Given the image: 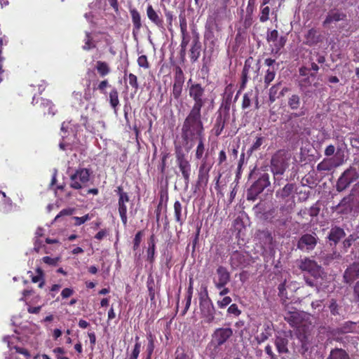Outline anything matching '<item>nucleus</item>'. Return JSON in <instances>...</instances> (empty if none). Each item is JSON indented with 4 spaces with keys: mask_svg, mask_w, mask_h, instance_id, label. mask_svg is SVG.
<instances>
[{
    "mask_svg": "<svg viewBox=\"0 0 359 359\" xmlns=\"http://www.w3.org/2000/svg\"><path fill=\"white\" fill-rule=\"evenodd\" d=\"M204 125L203 117L188 114L181 129V137L188 144L196 140V138L204 136Z\"/></svg>",
    "mask_w": 359,
    "mask_h": 359,
    "instance_id": "f257e3e1",
    "label": "nucleus"
},
{
    "mask_svg": "<svg viewBox=\"0 0 359 359\" xmlns=\"http://www.w3.org/2000/svg\"><path fill=\"white\" fill-rule=\"evenodd\" d=\"M176 163L182 174L184 180L185 187H188L190 182V177L191 174V165L187 158V154L183 151L181 148H176L175 149Z\"/></svg>",
    "mask_w": 359,
    "mask_h": 359,
    "instance_id": "f03ea898",
    "label": "nucleus"
},
{
    "mask_svg": "<svg viewBox=\"0 0 359 359\" xmlns=\"http://www.w3.org/2000/svg\"><path fill=\"white\" fill-rule=\"evenodd\" d=\"M199 306L202 317L205 321L211 323L215 320V309L211 299L209 297L208 289L204 287V292L199 294Z\"/></svg>",
    "mask_w": 359,
    "mask_h": 359,
    "instance_id": "7ed1b4c3",
    "label": "nucleus"
},
{
    "mask_svg": "<svg viewBox=\"0 0 359 359\" xmlns=\"http://www.w3.org/2000/svg\"><path fill=\"white\" fill-rule=\"evenodd\" d=\"M290 154L285 149L277 151L272 156L271 170L275 175H283L288 166Z\"/></svg>",
    "mask_w": 359,
    "mask_h": 359,
    "instance_id": "20e7f679",
    "label": "nucleus"
},
{
    "mask_svg": "<svg viewBox=\"0 0 359 359\" xmlns=\"http://www.w3.org/2000/svg\"><path fill=\"white\" fill-rule=\"evenodd\" d=\"M93 171L88 168H78L70 176V187L74 189H81L86 187L90 181Z\"/></svg>",
    "mask_w": 359,
    "mask_h": 359,
    "instance_id": "39448f33",
    "label": "nucleus"
},
{
    "mask_svg": "<svg viewBox=\"0 0 359 359\" xmlns=\"http://www.w3.org/2000/svg\"><path fill=\"white\" fill-rule=\"evenodd\" d=\"M359 178V173L356 168L350 167L339 177L337 182L336 189L339 192L344 191L351 183Z\"/></svg>",
    "mask_w": 359,
    "mask_h": 359,
    "instance_id": "423d86ee",
    "label": "nucleus"
},
{
    "mask_svg": "<svg viewBox=\"0 0 359 359\" xmlns=\"http://www.w3.org/2000/svg\"><path fill=\"white\" fill-rule=\"evenodd\" d=\"M269 177L267 173H264L255 181L248 189L247 193V199L248 201H255L259 194H260L265 188L269 186Z\"/></svg>",
    "mask_w": 359,
    "mask_h": 359,
    "instance_id": "0eeeda50",
    "label": "nucleus"
},
{
    "mask_svg": "<svg viewBox=\"0 0 359 359\" xmlns=\"http://www.w3.org/2000/svg\"><path fill=\"white\" fill-rule=\"evenodd\" d=\"M212 165L213 163L208 160L207 155H205L199 165L196 187H205L207 186L209 180V172Z\"/></svg>",
    "mask_w": 359,
    "mask_h": 359,
    "instance_id": "6e6552de",
    "label": "nucleus"
},
{
    "mask_svg": "<svg viewBox=\"0 0 359 359\" xmlns=\"http://www.w3.org/2000/svg\"><path fill=\"white\" fill-rule=\"evenodd\" d=\"M341 149L338 148L333 158H324L317 165L318 171H330L334 168H337L344 163V156L340 154Z\"/></svg>",
    "mask_w": 359,
    "mask_h": 359,
    "instance_id": "1a4fd4ad",
    "label": "nucleus"
},
{
    "mask_svg": "<svg viewBox=\"0 0 359 359\" xmlns=\"http://www.w3.org/2000/svg\"><path fill=\"white\" fill-rule=\"evenodd\" d=\"M298 266L302 271L309 273L315 278L320 277L322 267L313 259L306 257L302 259L299 261Z\"/></svg>",
    "mask_w": 359,
    "mask_h": 359,
    "instance_id": "9d476101",
    "label": "nucleus"
},
{
    "mask_svg": "<svg viewBox=\"0 0 359 359\" xmlns=\"http://www.w3.org/2000/svg\"><path fill=\"white\" fill-rule=\"evenodd\" d=\"M233 330L230 327L217 328L212 334V341L216 347L224 344L232 336Z\"/></svg>",
    "mask_w": 359,
    "mask_h": 359,
    "instance_id": "9b49d317",
    "label": "nucleus"
},
{
    "mask_svg": "<svg viewBox=\"0 0 359 359\" xmlns=\"http://www.w3.org/2000/svg\"><path fill=\"white\" fill-rule=\"evenodd\" d=\"M317 244V238L316 235L305 233L302 235L297 242V247L302 251L313 250Z\"/></svg>",
    "mask_w": 359,
    "mask_h": 359,
    "instance_id": "f8f14e48",
    "label": "nucleus"
},
{
    "mask_svg": "<svg viewBox=\"0 0 359 359\" xmlns=\"http://www.w3.org/2000/svg\"><path fill=\"white\" fill-rule=\"evenodd\" d=\"M229 118V113L222 111V108L218 109L216 113V118L212 128V131L215 136L218 137L222 134Z\"/></svg>",
    "mask_w": 359,
    "mask_h": 359,
    "instance_id": "ddd939ff",
    "label": "nucleus"
},
{
    "mask_svg": "<svg viewBox=\"0 0 359 359\" xmlns=\"http://www.w3.org/2000/svg\"><path fill=\"white\" fill-rule=\"evenodd\" d=\"M187 85L189 96L193 100L206 99L205 97V87H203L201 83H193L192 80L190 79L187 82Z\"/></svg>",
    "mask_w": 359,
    "mask_h": 359,
    "instance_id": "4468645a",
    "label": "nucleus"
},
{
    "mask_svg": "<svg viewBox=\"0 0 359 359\" xmlns=\"http://www.w3.org/2000/svg\"><path fill=\"white\" fill-rule=\"evenodd\" d=\"M306 317V313L295 310L293 311L287 312L284 316V318L292 327H299L303 325L304 318Z\"/></svg>",
    "mask_w": 359,
    "mask_h": 359,
    "instance_id": "2eb2a0df",
    "label": "nucleus"
},
{
    "mask_svg": "<svg viewBox=\"0 0 359 359\" xmlns=\"http://www.w3.org/2000/svg\"><path fill=\"white\" fill-rule=\"evenodd\" d=\"M147 15L149 20L161 31L165 30V25L162 15L160 13L156 11L151 4H149L147 7Z\"/></svg>",
    "mask_w": 359,
    "mask_h": 359,
    "instance_id": "dca6fc26",
    "label": "nucleus"
},
{
    "mask_svg": "<svg viewBox=\"0 0 359 359\" xmlns=\"http://www.w3.org/2000/svg\"><path fill=\"white\" fill-rule=\"evenodd\" d=\"M216 271L218 280H214V283L216 288L220 290L229 283L231 280V275L227 269L223 266H219Z\"/></svg>",
    "mask_w": 359,
    "mask_h": 359,
    "instance_id": "f3484780",
    "label": "nucleus"
},
{
    "mask_svg": "<svg viewBox=\"0 0 359 359\" xmlns=\"http://www.w3.org/2000/svg\"><path fill=\"white\" fill-rule=\"evenodd\" d=\"M346 19V13L337 8L331 9L327 13V15L323 22V25L326 27L331 23L337 22L341 20H345Z\"/></svg>",
    "mask_w": 359,
    "mask_h": 359,
    "instance_id": "a211bd4d",
    "label": "nucleus"
},
{
    "mask_svg": "<svg viewBox=\"0 0 359 359\" xmlns=\"http://www.w3.org/2000/svg\"><path fill=\"white\" fill-rule=\"evenodd\" d=\"M344 278L346 283L351 284L359 278V262H354L345 271Z\"/></svg>",
    "mask_w": 359,
    "mask_h": 359,
    "instance_id": "6ab92c4d",
    "label": "nucleus"
},
{
    "mask_svg": "<svg viewBox=\"0 0 359 359\" xmlns=\"http://www.w3.org/2000/svg\"><path fill=\"white\" fill-rule=\"evenodd\" d=\"M129 196H122L118 200V210L123 226H126L128 223L127 217V205L126 203L129 202Z\"/></svg>",
    "mask_w": 359,
    "mask_h": 359,
    "instance_id": "aec40b11",
    "label": "nucleus"
},
{
    "mask_svg": "<svg viewBox=\"0 0 359 359\" xmlns=\"http://www.w3.org/2000/svg\"><path fill=\"white\" fill-rule=\"evenodd\" d=\"M201 43L199 40V36L196 34L191 43V46L190 49L189 57L191 62H194L198 60L201 55Z\"/></svg>",
    "mask_w": 359,
    "mask_h": 359,
    "instance_id": "412c9836",
    "label": "nucleus"
},
{
    "mask_svg": "<svg viewBox=\"0 0 359 359\" xmlns=\"http://www.w3.org/2000/svg\"><path fill=\"white\" fill-rule=\"evenodd\" d=\"M38 108L41 113L43 114V116L46 115H51L53 116L55 114V105L53 102L47 99L41 97L39 100V104L38 105Z\"/></svg>",
    "mask_w": 359,
    "mask_h": 359,
    "instance_id": "4be33fe9",
    "label": "nucleus"
},
{
    "mask_svg": "<svg viewBox=\"0 0 359 359\" xmlns=\"http://www.w3.org/2000/svg\"><path fill=\"white\" fill-rule=\"evenodd\" d=\"M288 342V339L285 335H278L276 337L274 344L279 354L282 355L289 353Z\"/></svg>",
    "mask_w": 359,
    "mask_h": 359,
    "instance_id": "5701e85b",
    "label": "nucleus"
},
{
    "mask_svg": "<svg viewBox=\"0 0 359 359\" xmlns=\"http://www.w3.org/2000/svg\"><path fill=\"white\" fill-rule=\"evenodd\" d=\"M337 208H341L339 210V213L341 214H348L352 211H354L351 195L349 194L343 198L340 203L337 205Z\"/></svg>",
    "mask_w": 359,
    "mask_h": 359,
    "instance_id": "b1692460",
    "label": "nucleus"
},
{
    "mask_svg": "<svg viewBox=\"0 0 359 359\" xmlns=\"http://www.w3.org/2000/svg\"><path fill=\"white\" fill-rule=\"evenodd\" d=\"M356 328V323L352 321H346L341 324L337 329L334 330L332 334H348L354 332Z\"/></svg>",
    "mask_w": 359,
    "mask_h": 359,
    "instance_id": "393cba45",
    "label": "nucleus"
},
{
    "mask_svg": "<svg viewBox=\"0 0 359 359\" xmlns=\"http://www.w3.org/2000/svg\"><path fill=\"white\" fill-rule=\"evenodd\" d=\"M345 236L346 233L344 230L341 227L335 226L330 229L328 235V239L336 245Z\"/></svg>",
    "mask_w": 359,
    "mask_h": 359,
    "instance_id": "a878e982",
    "label": "nucleus"
},
{
    "mask_svg": "<svg viewBox=\"0 0 359 359\" xmlns=\"http://www.w3.org/2000/svg\"><path fill=\"white\" fill-rule=\"evenodd\" d=\"M304 37L306 43L309 46L316 45L321 41V36L315 28L309 29Z\"/></svg>",
    "mask_w": 359,
    "mask_h": 359,
    "instance_id": "bb28decb",
    "label": "nucleus"
},
{
    "mask_svg": "<svg viewBox=\"0 0 359 359\" xmlns=\"http://www.w3.org/2000/svg\"><path fill=\"white\" fill-rule=\"evenodd\" d=\"M245 262V257L240 252H234L230 257V264L232 268L237 269L242 267Z\"/></svg>",
    "mask_w": 359,
    "mask_h": 359,
    "instance_id": "cd10ccee",
    "label": "nucleus"
},
{
    "mask_svg": "<svg viewBox=\"0 0 359 359\" xmlns=\"http://www.w3.org/2000/svg\"><path fill=\"white\" fill-rule=\"evenodd\" d=\"M296 190V184L294 183H287L283 189L276 191V197L285 199L289 197Z\"/></svg>",
    "mask_w": 359,
    "mask_h": 359,
    "instance_id": "c85d7f7f",
    "label": "nucleus"
},
{
    "mask_svg": "<svg viewBox=\"0 0 359 359\" xmlns=\"http://www.w3.org/2000/svg\"><path fill=\"white\" fill-rule=\"evenodd\" d=\"M130 13L133 22V33L138 32L142 28L141 16L138 11L135 8L130 9Z\"/></svg>",
    "mask_w": 359,
    "mask_h": 359,
    "instance_id": "c756f323",
    "label": "nucleus"
},
{
    "mask_svg": "<svg viewBox=\"0 0 359 359\" xmlns=\"http://www.w3.org/2000/svg\"><path fill=\"white\" fill-rule=\"evenodd\" d=\"M207 102V99L199 100H194V104L191 107L188 114L198 116L200 117L202 116V109L204 107L205 103Z\"/></svg>",
    "mask_w": 359,
    "mask_h": 359,
    "instance_id": "7c9ffc66",
    "label": "nucleus"
},
{
    "mask_svg": "<svg viewBox=\"0 0 359 359\" xmlns=\"http://www.w3.org/2000/svg\"><path fill=\"white\" fill-rule=\"evenodd\" d=\"M95 69L100 77H105L111 72L109 65L104 61L98 60L96 62Z\"/></svg>",
    "mask_w": 359,
    "mask_h": 359,
    "instance_id": "2f4dec72",
    "label": "nucleus"
},
{
    "mask_svg": "<svg viewBox=\"0 0 359 359\" xmlns=\"http://www.w3.org/2000/svg\"><path fill=\"white\" fill-rule=\"evenodd\" d=\"M109 102L114 112H116L119 105V99L118 92L115 87H113L109 93Z\"/></svg>",
    "mask_w": 359,
    "mask_h": 359,
    "instance_id": "473e14b6",
    "label": "nucleus"
},
{
    "mask_svg": "<svg viewBox=\"0 0 359 359\" xmlns=\"http://www.w3.org/2000/svg\"><path fill=\"white\" fill-rule=\"evenodd\" d=\"M174 73L173 86H184L185 76L182 68L180 66H176Z\"/></svg>",
    "mask_w": 359,
    "mask_h": 359,
    "instance_id": "72a5a7b5",
    "label": "nucleus"
},
{
    "mask_svg": "<svg viewBox=\"0 0 359 359\" xmlns=\"http://www.w3.org/2000/svg\"><path fill=\"white\" fill-rule=\"evenodd\" d=\"M354 212H359V183L355 184L350 193Z\"/></svg>",
    "mask_w": 359,
    "mask_h": 359,
    "instance_id": "f704fd0d",
    "label": "nucleus"
},
{
    "mask_svg": "<svg viewBox=\"0 0 359 359\" xmlns=\"http://www.w3.org/2000/svg\"><path fill=\"white\" fill-rule=\"evenodd\" d=\"M301 104V98L299 95L292 94L289 96L287 99V106L291 110L295 111L300 109Z\"/></svg>",
    "mask_w": 359,
    "mask_h": 359,
    "instance_id": "c9c22d12",
    "label": "nucleus"
},
{
    "mask_svg": "<svg viewBox=\"0 0 359 359\" xmlns=\"http://www.w3.org/2000/svg\"><path fill=\"white\" fill-rule=\"evenodd\" d=\"M327 359H351L348 353L342 348H334L330 351Z\"/></svg>",
    "mask_w": 359,
    "mask_h": 359,
    "instance_id": "e433bc0d",
    "label": "nucleus"
},
{
    "mask_svg": "<svg viewBox=\"0 0 359 359\" xmlns=\"http://www.w3.org/2000/svg\"><path fill=\"white\" fill-rule=\"evenodd\" d=\"M264 331L255 337L258 344L264 342L272 335V330L269 325H264Z\"/></svg>",
    "mask_w": 359,
    "mask_h": 359,
    "instance_id": "4c0bfd02",
    "label": "nucleus"
},
{
    "mask_svg": "<svg viewBox=\"0 0 359 359\" xmlns=\"http://www.w3.org/2000/svg\"><path fill=\"white\" fill-rule=\"evenodd\" d=\"M196 140H198V144L195 151V158L197 160H202L204 158L203 156L205 150L204 144V136L196 138Z\"/></svg>",
    "mask_w": 359,
    "mask_h": 359,
    "instance_id": "58836bf2",
    "label": "nucleus"
},
{
    "mask_svg": "<svg viewBox=\"0 0 359 359\" xmlns=\"http://www.w3.org/2000/svg\"><path fill=\"white\" fill-rule=\"evenodd\" d=\"M193 291H194L193 279L191 278H189V287L187 288V292L186 305L182 311L183 316L185 315V313L187 312V311L189 310V309L190 307L191 298H192V295H193Z\"/></svg>",
    "mask_w": 359,
    "mask_h": 359,
    "instance_id": "ea45409f",
    "label": "nucleus"
},
{
    "mask_svg": "<svg viewBox=\"0 0 359 359\" xmlns=\"http://www.w3.org/2000/svg\"><path fill=\"white\" fill-rule=\"evenodd\" d=\"M110 86H111L107 79H104L100 81H96L93 83V92L99 90L100 93L106 94V89Z\"/></svg>",
    "mask_w": 359,
    "mask_h": 359,
    "instance_id": "a19ab883",
    "label": "nucleus"
},
{
    "mask_svg": "<svg viewBox=\"0 0 359 359\" xmlns=\"http://www.w3.org/2000/svg\"><path fill=\"white\" fill-rule=\"evenodd\" d=\"M280 85H281L280 83H278L273 85V86H271V88L269 89V100L271 103L274 102L277 98L280 97L279 95V93H280L279 90H280Z\"/></svg>",
    "mask_w": 359,
    "mask_h": 359,
    "instance_id": "79ce46f5",
    "label": "nucleus"
},
{
    "mask_svg": "<svg viewBox=\"0 0 359 359\" xmlns=\"http://www.w3.org/2000/svg\"><path fill=\"white\" fill-rule=\"evenodd\" d=\"M147 287L151 301L155 299V282L153 276L150 274L147 280Z\"/></svg>",
    "mask_w": 359,
    "mask_h": 359,
    "instance_id": "37998d69",
    "label": "nucleus"
},
{
    "mask_svg": "<svg viewBox=\"0 0 359 359\" xmlns=\"http://www.w3.org/2000/svg\"><path fill=\"white\" fill-rule=\"evenodd\" d=\"M163 12L166 20V27L170 31H172V22L175 19L173 12L168 10L165 7L163 8Z\"/></svg>",
    "mask_w": 359,
    "mask_h": 359,
    "instance_id": "c03bdc74",
    "label": "nucleus"
},
{
    "mask_svg": "<svg viewBox=\"0 0 359 359\" xmlns=\"http://www.w3.org/2000/svg\"><path fill=\"white\" fill-rule=\"evenodd\" d=\"M182 204L179 201H176L174 203V212L175 221L180 225L183 224V219L182 218Z\"/></svg>",
    "mask_w": 359,
    "mask_h": 359,
    "instance_id": "a18cd8bd",
    "label": "nucleus"
},
{
    "mask_svg": "<svg viewBox=\"0 0 359 359\" xmlns=\"http://www.w3.org/2000/svg\"><path fill=\"white\" fill-rule=\"evenodd\" d=\"M192 355L188 353L182 346H178L175 353L174 359H191Z\"/></svg>",
    "mask_w": 359,
    "mask_h": 359,
    "instance_id": "49530a36",
    "label": "nucleus"
},
{
    "mask_svg": "<svg viewBox=\"0 0 359 359\" xmlns=\"http://www.w3.org/2000/svg\"><path fill=\"white\" fill-rule=\"evenodd\" d=\"M276 76V71L274 67H270L266 70L264 76V84L266 86H269L271 81H273Z\"/></svg>",
    "mask_w": 359,
    "mask_h": 359,
    "instance_id": "de8ad7c7",
    "label": "nucleus"
},
{
    "mask_svg": "<svg viewBox=\"0 0 359 359\" xmlns=\"http://www.w3.org/2000/svg\"><path fill=\"white\" fill-rule=\"evenodd\" d=\"M328 307L332 316L340 315L341 306L337 303L335 299H332L330 301Z\"/></svg>",
    "mask_w": 359,
    "mask_h": 359,
    "instance_id": "09e8293b",
    "label": "nucleus"
},
{
    "mask_svg": "<svg viewBox=\"0 0 359 359\" xmlns=\"http://www.w3.org/2000/svg\"><path fill=\"white\" fill-rule=\"evenodd\" d=\"M36 272L38 273L36 276H32V281L34 283L40 282L39 287L41 288L44 285V280L43 278V270L40 268H38L36 269Z\"/></svg>",
    "mask_w": 359,
    "mask_h": 359,
    "instance_id": "8fccbe9b",
    "label": "nucleus"
},
{
    "mask_svg": "<svg viewBox=\"0 0 359 359\" xmlns=\"http://www.w3.org/2000/svg\"><path fill=\"white\" fill-rule=\"evenodd\" d=\"M140 348L141 343L139 341V337H136L133 350L128 359H137L140 353Z\"/></svg>",
    "mask_w": 359,
    "mask_h": 359,
    "instance_id": "3c124183",
    "label": "nucleus"
},
{
    "mask_svg": "<svg viewBox=\"0 0 359 359\" xmlns=\"http://www.w3.org/2000/svg\"><path fill=\"white\" fill-rule=\"evenodd\" d=\"M286 280H284L283 283L279 284L278 289V296L280 297L281 300L283 301V303H285L287 299H288V297L287 296L286 292Z\"/></svg>",
    "mask_w": 359,
    "mask_h": 359,
    "instance_id": "603ef678",
    "label": "nucleus"
},
{
    "mask_svg": "<svg viewBox=\"0 0 359 359\" xmlns=\"http://www.w3.org/2000/svg\"><path fill=\"white\" fill-rule=\"evenodd\" d=\"M270 8L268 6H262L260 9L259 21L265 22L269 20Z\"/></svg>",
    "mask_w": 359,
    "mask_h": 359,
    "instance_id": "864d4df0",
    "label": "nucleus"
},
{
    "mask_svg": "<svg viewBox=\"0 0 359 359\" xmlns=\"http://www.w3.org/2000/svg\"><path fill=\"white\" fill-rule=\"evenodd\" d=\"M95 47V45L93 43V38L90 32L86 33L85 44L83 46V49L85 50H89L91 48Z\"/></svg>",
    "mask_w": 359,
    "mask_h": 359,
    "instance_id": "5fc2aeb1",
    "label": "nucleus"
},
{
    "mask_svg": "<svg viewBox=\"0 0 359 359\" xmlns=\"http://www.w3.org/2000/svg\"><path fill=\"white\" fill-rule=\"evenodd\" d=\"M128 78L130 86L135 89V93H136L139 88L137 76L134 74L130 73L128 75Z\"/></svg>",
    "mask_w": 359,
    "mask_h": 359,
    "instance_id": "6e6d98bb",
    "label": "nucleus"
},
{
    "mask_svg": "<svg viewBox=\"0 0 359 359\" xmlns=\"http://www.w3.org/2000/svg\"><path fill=\"white\" fill-rule=\"evenodd\" d=\"M142 236H143V232L142 231H139L136 233L135 238L133 239V249L134 251L139 249L141 241H142Z\"/></svg>",
    "mask_w": 359,
    "mask_h": 359,
    "instance_id": "4d7b16f0",
    "label": "nucleus"
},
{
    "mask_svg": "<svg viewBox=\"0 0 359 359\" xmlns=\"http://www.w3.org/2000/svg\"><path fill=\"white\" fill-rule=\"evenodd\" d=\"M180 27L182 36H187V22L184 16L180 15Z\"/></svg>",
    "mask_w": 359,
    "mask_h": 359,
    "instance_id": "13d9d810",
    "label": "nucleus"
},
{
    "mask_svg": "<svg viewBox=\"0 0 359 359\" xmlns=\"http://www.w3.org/2000/svg\"><path fill=\"white\" fill-rule=\"evenodd\" d=\"M137 64L140 67L144 68L145 69H149L150 67V65L148 61L147 57L145 55H142L138 57Z\"/></svg>",
    "mask_w": 359,
    "mask_h": 359,
    "instance_id": "bf43d9fd",
    "label": "nucleus"
},
{
    "mask_svg": "<svg viewBox=\"0 0 359 359\" xmlns=\"http://www.w3.org/2000/svg\"><path fill=\"white\" fill-rule=\"evenodd\" d=\"M155 252L156 247L149 246L147 250V260L150 263L153 264L155 260Z\"/></svg>",
    "mask_w": 359,
    "mask_h": 359,
    "instance_id": "052dcab7",
    "label": "nucleus"
},
{
    "mask_svg": "<svg viewBox=\"0 0 359 359\" xmlns=\"http://www.w3.org/2000/svg\"><path fill=\"white\" fill-rule=\"evenodd\" d=\"M169 156L168 153H163L161 154V164L158 166V170L161 172V173L163 174L165 171L166 168V161Z\"/></svg>",
    "mask_w": 359,
    "mask_h": 359,
    "instance_id": "680f3d73",
    "label": "nucleus"
},
{
    "mask_svg": "<svg viewBox=\"0 0 359 359\" xmlns=\"http://www.w3.org/2000/svg\"><path fill=\"white\" fill-rule=\"evenodd\" d=\"M183 86H177L172 85V90L171 95L175 100H179L182 96Z\"/></svg>",
    "mask_w": 359,
    "mask_h": 359,
    "instance_id": "e2e57ef3",
    "label": "nucleus"
},
{
    "mask_svg": "<svg viewBox=\"0 0 359 359\" xmlns=\"http://www.w3.org/2000/svg\"><path fill=\"white\" fill-rule=\"evenodd\" d=\"M278 32L276 29H273L272 31H268L266 40L269 43L273 42L275 43L278 41Z\"/></svg>",
    "mask_w": 359,
    "mask_h": 359,
    "instance_id": "0e129e2a",
    "label": "nucleus"
},
{
    "mask_svg": "<svg viewBox=\"0 0 359 359\" xmlns=\"http://www.w3.org/2000/svg\"><path fill=\"white\" fill-rule=\"evenodd\" d=\"M91 81L88 80L86 83V88L84 90L83 97L86 100L89 101L93 96V91L91 92L90 90Z\"/></svg>",
    "mask_w": 359,
    "mask_h": 359,
    "instance_id": "69168bd1",
    "label": "nucleus"
},
{
    "mask_svg": "<svg viewBox=\"0 0 359 359\" xmlns=\"http://www.w3.org/2000/svg\"><path fill=\"white\" fill-rule=\"evenodd\" d=\"M309 210V215L312 217H317L320 211V208L318 205V202L316 203L314 205H313Z\"/></svg>",
    "mask_w": 359,
    "mask_h": 359,
    "instance_id": "338daca9",
    "label": "nucleus"
},
{
    "mask_svg": "<svg viewBox=\"0 0 359 359\" xmlns=\"http://www.w3.org/2000/svg\"><path fill=\"white\" fill-rule=\"evenodd\" d=\"M307 77L302 79L301 82V85L304 87H308L311 85L312 81L316 78V74L315 73H311L309 76H306Z\"/></svg>",
    "mask_w": 359,
    "mask_h": 359,
    "instance_id": "774afa93",
    "label": "nucleus"
}]
</instances>
